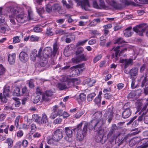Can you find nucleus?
<instances>
[{"mask_svg": "<svg viewBox=\"0 0 148 148\" xmlns=\"http://www.w3.org/2000/svg\"><path fill=\"white\" fill-rule=\"evenodd\" d=\"M113 49L114 50V53H113V55H112V57H114L115 56L116 59L117 58V57L119 56H120L121 53H123L125 51H126L127 50L126 48H124L121 51L120 53L119 54V52L120 51L119 46H117L116 48H114Z\"/></svg>", "mask_w": 148, "mask_h": 148, "instance_id": "nucleus-16", "label": "nucleus"}, {"mask_svg": "<svg viewBox=\"0 0 148 148\" xmlns=\"http://www.w3.org/2000/svg\"><path fill=\"white\" fill-rule=\"evenodd\" d=\"M5 143H8L9 148H11L12 147L13 142L12 139L11 138H8L5 140Z\"/></svg>", "mask_w": 148, "mask_h": 148, "instance_id": "nucleus-32", "label": "nucleus"}, {"mask_svg": "<svg viewBox=\"0 0 148 148\" xmlns=\"http://www.w3.org/2000/svg\"><path fill=\"white\" fill-rule=\"evenodd\" d=\"M13 39V43L14 44L18 43L20 41V40L19 38V37L18 36H16L14 37Z\"/></svg>", "mask_w": 148, "mask_h": 148, "instance_id": "nucleus-53", "label": "nucleus"}, {"mask_svg": "<svg viewBox=\"0 0 148 148\" xmlns=\"http://www.w3.org/2000/svg\"><path fill=\"white\" fill-rule=\"evenodd\" d=\"M100 4L99 5L97 2L96 0H92L93 5V7L97 9H101L104 8L106 9L110 8L111 6V0H106V2L108 3V5H105L103 0H99Z\"/></svg>", "mask_w": 148, "mask_h": 148, "instance_id": "nucleus-5", "label": "nucleus"}, {"mask_svg": "<svg viewBox=\"0 0 148 148\" xmlns=\"http://www.w3.org/2000/svg\"><path fill=\"white\" fill-rule=\"evenodd\" d=\"M124 36L127 37L131 36L133 34V32L132 31V27H129L126 28L123 31Z\"/></svg>", "mask_w": 148, "mask_h": 148, "instance_id": "nucleus-19", "label": "nucleus"}, {"mask_svg": "<svg viewBox=\"0 0 148 148\" xmlns=\"http://www.w3.org/2000/svg\"><path fill=\"white\" fill-rule=\"evenodd\" d=\"M84 114L82 110L78 111L77 113L73 115L74 118L76 119L79 118Z\"/></svg>", "mask_w": 148, "mask_h": 148, "instance_id": "nucleus-34", "label": "nucleus"}, {"mask_svg": "<svg viewBox=\"0 0 148 148\" xmlns=\"http://www.w3.org/2000/svg\"><path fill=\"white\" fill-rule=\"evenodd\" d=\"M147 77H144V79L143 80L141 86L142 87H143L145 86V88H148V80H147Z\"/></svg>", "mask_w": 148, "mask_h": 148, "instance_id": "nucleus-33", "label": "nucleus"}, {"mask_svg": "<svg viewBox=\"0 0 148 148\" xmlns=\"http://www.w3.org/2000/svg\"><path fill=\"white\" fill-rule=\"evenodd\" d=\"M77 2V4L81 5L82 8L85 10H89L90 5L88 0H74Z\"/></svg>", "mask_w": 148, "mask_h": 148, "instance_id": "nucleus-12", "label": "nucleus"}, {"mask_svg": "<svg viewBox=\"0 0 148 148\" xmlns=\"http://www.w3.org/2000/svg\"><path fill=\"white\" fill-rule=\"evenodd\" d=\"M59 49V46L57 42H55L53 45V51L51 52V53L53 56H55L56 54L58 53V49Z\"/></svg>", "mask_w": 148, "mask_h": 148, "instance_id": "nucleus-27", "label": "nucleus"}, {"mask_svg": "<svg viewBox=\"0 0 148 148\" xmlns=\"http://www.w3.org/2000/svg\"><path fill=\"white\" fill-rule=\"evenodd\" d=\"M37 51L35 49H34L30 53V59L33 61H34L36 60V57L40 58L38 56L37 54Z\"/></svg>", "mask_w": 148, "mask_h": 148, "instance_id": "nucleus-23", "label": "nucleus"}, {"mask_svg": "<svg viewBox=\"0 0 148 148\" xmlns=\"http://www.w3.org/2000/svg\"><path fill=\"white\" fill-rule=\"evenodd\" d=\"M125 42L123 40L122 38H119L114 41V44H118L124 43Z\"/></svg>", "mask_w": 148, "mask_h": 148, "instance_id": "nucleus-37", "label": "nucleus"}, {"mask_svg": "<svg viewBox=\"0 0 148 148\" xmlns=\"http://www.w3.org/2000/svg\"><path fill=\"white\" fill-rule=\"evenodd\" d=\"M54 93V92L51 90H47L46 92V95L48 97L51 96Z\"/></svg>", "mask_w": 148, "mask_h": 148, "instance_id": "nucleus-57", "label": "nucleus"}, {"mask_svg": "<svg viewBox=\"0 0 148 148\" xmlns=\"http://www.w3.org/2000/svg\"><path fill=\"white\" fill-rule=\"evenodd\" d=\"M24 6L27 9L28 17L24 13L18 14L16 16V20L19 24L24 23L28 21H29L33 19V13L31 8L28 6L24 5Z\"/></svg>", "mask_w": 148, "mask_h": 148, "instance_id": "nucleus-3", "label": "nucleus"}, {"mask_svg": "<svg viewBox=\"0 0 148 148\" xmlns=\"http://www.w3.org/2000/svg\"><path fill=\"white\" fill-rule=\"evenodd\" d=\"M88 40L86 39L83 41H79L77 43L76 46H83L86 43Z\"/></svg>", "mask_w": 148, "mask_h": 148, "instance_id": "nucleus-47", "label": "nucleus"}, {"mask_svg": "<svg viewBox=\"0 0 148 148\" xmlns=\"http://www.w3.org/2000/svg\"><path fill=\"white\" fill-rule=\"evenodd\" d=\"M10 92V86H5L3 93L0 94V99L3 103L7 102V98L9 97Z\"/></svg>", "mask_w": 148, "mask_h": 148, "instance_id": "nucleus-7", "label": "nucleus"}, {"mask_svg": "<svg viewBox=\"0 0 148 148\" xmlns=\"http://www.w3.org/2000/svg\"><path fill=\"white\" fill-rule=\"evenodd\" d=\"M63 111L62 110L58 109L56 112L57 116H62L63 115Z\"/></svg>", "mask_w": 148, "mask_h": 148, "instance_id": "nucleus-62", "label": "nucleus"}, {"mask_svg": "<svg viewBox=\"0 0 148 148\" xmlns=\"http://www.w3.org/2000/svg\"><path fill=\"white\" fill-rule=\"evenodd\" d=\"M40 100V96L38 95H37L34 98L33 101V102L34 103H36Z\"/></svg>", "mask_w": 148, "mask_h": 148, "instance_id": "nucleus-54", "label": "nucleus"}, {"mask_svg": "<svg viewBox=\"0 0 148 148\" xmlns=\"http://www.w3.org/2000/svg\"><path fill=\"white\" fill-rule=\"evenodd\" d=\"M20 119V117L19 116H17L16 117L15 122V126L16 127H18L19 126V124L18 122L19 121Z\"/></svg>", "mask_w": 148, "mask_h": 148, "instance_id": "nucleus-60", "label": "nucleus"}, {"mask_svg": "<svg viewBox=\"0 0 148 148\" xmlns=\"http://www.w3.org/2000/svg\"><path fill=\"white\" fill-rule=\"evenodd\" d=\"M42 47L40 48L38 53V56L39 57L40 59L44 58L45 59L49 57L51 52V49L50 47H46L42 52Z\"/></svg>", "mask_w": 148, "mask_h": 148, "instance_id": "nucleus-6", "label": "nucleus"}, {"mask_svg": "<svg viewBox=\"0 0 148 148\" xmlns=\"http://www.w3.org/2000/svg\"><path fill=\"white\" fill-rule=\"evenodd\" d=\"M76 58H73L72 61L73 63H77L82 61H85L86 60V56L83 54H79L77 55Z\"/></svg>", "mask_w": 148, "mask_h": 148, "instance_id": "nucleus-14", "label": "nucleus"}, {"mask_svg": "<svg viewBox=\"0 0 148 148\" xmlns=\"http://www.w3.org/2000/svg\"><path fill=\"white\" fill-rule=\"evenodd\" d=\"M37 11L39 15H41L44 12V8H42L38 9H37Z\"/></svg>", "mask_w": 148, "mask_h": 148, "instance_id": "nucleus-59", "label": "nucleus"}, {"mask_svg": "<svg viewBox=\"0 0 148 148\" xmlns=\"http://www.w3.org/2000/svg\"><path fill=\"white\" fill-rule=\"evenodd\" d=\"M55 142H57V141L55 140L53 138L52 136L51 138L48 139L47 140L48 144L50 145H53Z\"/></svg>", "mask_w": 148, "mask_h": 148, "instance_id": "nucleus-50", "label": "nucleus"}, {"mask_svg": "<svg viewBox=\"0 0 148 148\" xmlns=\"http://www.w3.org/2000/svg\"><path fill=\"white\" fill-rule=\"evenodd\" d=\"M33 30L36 32H39L41 31L40 28L38 27H35L33 29Z\"/></svg>", "mask_w": 148, "mask_h": 148, "instance_id": "nucleus-64", "label": "nucleus"}, {"mask_svg": "<svg viewBox=\"0 0 148 148\" xmlns=\"http://www.w3.org/2000/svg\"><path fill=\"white\" fill-rule=\"evenodd\" d=\"M140 137H136L132 139L129 142V144L131 145V144H133L132 146L140 142Z\"/></svg>", "mask_w": 148, "mask_h": 148, "instance_id": "nucleus-28", "label": "nucleus"}, {"mask_svg": "<svg viewBox=\"0 0 148 148\" xmlns=\"http://www.w3.org/2000/svg\"><path fill=\"white\" fill-rule=\"evenodd\" d=\"M32 118L33 120L38 123V121L39 120L40 117L37 114H33L32 116Z\"/></svg>", "mask_w": 148, "mask_h": 148, "instance_id": "nucleus-46", "label": "nucleus"}, {"mask_svg": "<svg viewBox=\"0 0 148 148\" xmlns=\"http://www.w3.org/2000/svg\"><path fill=\"white\" fill-rule=\"evenodd\" d=\"M135 80H133L132 82L131 87L132 89H134L137 87V85H135Z\"/></svg>", "mask_w": 148, "mask_h": 148, "instance_id": "nucleus-61", "label": "nucleus"}, {"mask_svg": "<svg viewBox=\"0 0 148 148\" xmlns=\"http://www.w3.org/2000/svg\"><path fill=\"white\" fill-rule=\"evenodd\" d=\"M84 121L82 122L77 125L76 128L72 129L71 127H66L65 128V131L66 135L69 137L71 138L73 136V131H76V138L79 141L82 140L86 136L87 131L88 123H85L83 128L82 127Z\"/></svg>", "mask_w": 148, "mask_h": 148, "instance_id": "nucleus-1", "label": "nucleus"}, {"mask_svg": "<svg viewBox=\"0 0 148 148\" xmlns=\"http://www.w3.org/2000/svg\"><path fill=\"white\" fill-rule=\"evenodd\" d=\"M96 95V94L94 92L90 93L88 95L87 97V100L88 101H91L93 99V97Z\"/></svg>", "mask_w": 148, "mask_h": 148, "instance_id": "nucleus-38", "label": "nucleus"}, {"mask_svg": "<svg viewBox=\"0 0 148 148\" xmlns=\"http://www.w3.org/2000/svg\"><path fill=\"white\" fill-rule=\"evenodd\" d=\"M138 69L137 68H133L130 71V74L131 78H133L134 76H136L138 73Z\"/></svg>", "mask_w": 148, "mask_h": 148, "instance_id": "nucleus-26", "label": "nucleus"}, {"mask_svg": "<svg viewBox=\"0 0 148 148\" xmlns=\"http://www.w3.org/2000/svg\"><path fill=\"white\" fill-rule=\"evenodd\" d=\"M84 51V49L82 47H79L78 48L76 52V55H77L83 53Z\"/></svg>", "mask_w": 148, "mask_h": 148, "instance_id": "nucleus-48", "label": "nucleus"}, {"mask_svg": "<svg viewBox=\"0 0 148 148\" xmlns=\"http://www.w3.org/2000/svg\"><path fill=\"white\" fill-rule=\"evenodd\" d=\"M2 7H0V24L3 23L5 21V15L2 12Z\"/></svg>", "mask_w": 148, "mask_h": 148, "instance_id": "nucleus-31", "label": "nucleus"}, {"mask_svg": "<svg viewBox=\"0 0 148 148\" xmlns=\"http://www.w3.org/2000/svg\"><path fill=\"white\" fill-rule=\"evenodd\" d=\"M90 34H91L94 35L95 36H99L100 35V34L97 30H94L90 31Z\"/></svg>", "mask_w": 148, "mask_h": 148, "instance_id": "nucleus-51", "label": "nucleus"}, {"mask_svg": "<svg viewBox=\"0 0 148 148\" xmlns=\"http://www.w3.org/2000/svg\"><path fill=\"white\" fill-rule=\"evenodd\" d=\"M78 65L73 66L70 68V70L73 72H75V75H78L80 73V71L77 68Z\"/></svg>", "mask_w": 148, "mask_h": 148, "instance_id": "nucleus-30", "label": "nucleus"}, {"mask_svg": "<svg viewBox=\"0 0 148 148\" xmlns=\"http://www.w3.org/2000/svg\"><path fill=\"white\" fill-rule=\"evenodd\" d=\"M86 95L84 93H81L79 96V99L82 101H84L86 99Z\"/></svg>", "mask_w": 148, "mask_h": 148, "instance_id": "nucleus-49", "label": "nucleus"}, {"mask_svg": "<svg viewBox=\"0 0 148 148\" xmlns=\"http://www.w3.org/2000/svg\"><path fill=\"white\" fill-rule=\"evenodd\" d=\"M101 117L102 114L101 112H97L94 113L92 116V119L89 123H87L89 129L92 130L95 128L97 130L102 127L105 123L106 120L103 119H100Z\"/></svg>", "mask_w": 148, "mask_h": 148, "instance_id": "nucleus-2", "label": "nucleus"}, {"mask_svg": "<svg viewBox=\"0 0 148 148\" xmlns=\"http://www.w3.org/2000/svg\"><path fill=\"white\" fill-rule=\"evenodd\" d=\"M145 25L141 24L139 25H138L133 28V31L139 35L142 36L143 32L145 29Z\"/></svg>", "mask_w": 148, "mask_h": 148, "instance_id": "nucleus-13", "label": "nucleus"}, {"mask_svg": "<svg viewBox=\"0 0 148 148\" xmlns=\"http://www.w3.org/2000/svg\"><path fill=\"white\" fill-rule=\"evenodd\" d=\"M101 58V56L100 55H99L94 58L93 60V62L95 63L99 60Z\"/></svg>", "mask_w": 148, "mask_h": 148, "instance_id": "nucleus-52", "label": "nucleus"}, {"mask_svg": "<svg viewBox=\"0 0 148 148\" xmlns=\"http://www.w3.org/2000/svg\"><path fill=\"white\" fill-rule=\"evenodd\" d=\"M62 2L63 5H65L67 9L72 8H73V4L71 0L69 1V4L67 3L66 1L64 0H62Z\"/></svg>", "mask_w": 148, "mask_h": 148, "instance_id": "nucleus-25", "label": "nucleus"}, {"mask_svg": "<svg viewBox=\"0 0 148 148\" xmlns=\"http://www.w3.org/2000/svg\"><path fill=\"white\" fill-rule=\"evenodd\" d=\"M53 138L56 141H60L63 137L62 130L58 129L54 131L52 135Z\"/></svg>", "mask_w": 148, "mask_h": 148, "instance_id": "nucleus-11", "label": "nucleus"}, {"mask_svg": "<svg viewBox=\"0 0 148 148\" xmlns=\"http://www.w3.org/2000/svg\"><path fill=\"white\" fill-rule=\"evenodd\" d=\"M19 59L21 62L25 63L28 61L29 56L27 53L24 51H22L19 55Z\"/></svg>", "mask_w": 148, "mask_h": 148, "instance_id": "nucleus-15", "label": "nucleus"}, {"mask_svg": "<svg viewBox=\"0 0 148 148\" xmlns=\"http://www.w3.org/2000/svg\"><path fill=\"white\" fill-rule=\"evenodd\" d=\"M143 114L144 113H143L142 114H141V115L138 117V119L133 122L132 125L133 127H136L138 125L139 122L143 121Z\"/></svg>", "mask_w": 148, "mask_h": 148, "instance_id": "nucleus-24", "label": "nucleus"}, {"mask_svg": "<svg viewBox=\"0 0 148 148\" xmlns=\"http://www.w3.org/2000/svg\"><path fill=\"white\" fill-rule=\"evenodd\" d=\"M112 139V142L113 140H115V142L119 143V145L122 143L125 140H126L128 137L125 136L124 135L121 133H117L113 135Z\"/></svg>", "mask_w": 148, "mask_h": 148, "instance_id": "nucleus-9", "label": "nucleus"}, {"mask_svg": "<svg viewBox=\"0 0 148 148\" xmlns=\"http://www.w3.org/2000/svg\"><path fill=\"white\" fill-rule=\"evenodd\" d=\"M86 80V82H87L90 86H92L93 84L95 82V81L94 80H91L90 78H88Z\"/></svg>", "mask_w": 148, "mask_h": 148, "instance_id": "nucleus-44", "label": "nucleus"}, {"mask_svg": "<svg viewBox=\"0 0 148 148\" xmlns=\"http://www.w3.org/2000/svg\"><path fill=\"white\" fill-rule=\"evenodd\" d=\"M16 54L12 53L9 54L8 56V60L10 64L12 65L14 64L15 62Z\"/></svg>", "mask_w": 148, "mask_h": 148, "instance_id": "nucleus-18", "label": "nucleus"}, {"mask_svg": "<svg viewBox=\"0 0 148 148\" xmlns=\"http://www.w3.org/2000/svg\"><path fill=\"white\" fill-rule=\"evenodd\" d=\"M58 116L56 112L53 111L51 114L50 118L51 119H54Z\"/></svg>", "mask_w": 148, "mask_h": 148, "instance_id": "nucleus-55", "label": "nucleus"}, {"mask_svg": "<svg viewBox=\"0 0 148 148\" xmlns=\"http://www.w3.org/2000/svg\"><path fill=\"white\" fill-rule=\"evenodd\" d=\"M18 14V12L13 8H11L10 11L9 12L8 15L10 22V24L11 27L14 29L18 28L21 25L18 23H16V16Z\"/></svg>", "mask_w": 148, "mask_h": 148, "instance_id": "nucleus-4", "label": "nucleus"}, {"mask_svg": "<svg viewBox=\"0 0 148 148\" xmlns=\"http://www.w3.org/2000/svg\"><path fill=\"white\" fill-rule=\"evenodd\" d=\"M120 62L121 63H123L124 64V68H126L128 67L130 65H131L133 64V60L132 58H129V59H121Z\"/></svg>", "mask_w": 148, "mask_h": 148, "instance_id": "nucleus-17", "label": "nucleus"}, {"mask_svg": "<svg viewBox=\"0 0 148 148\" xmlns=\"http://www.w3.org/2000/svg\"><path fill=\"white\" fill-rule=\"evenodd\" d=\"M61 9V7L58 4H53L52 9L53 10H59Z\"/></svg>", "mask_w": 148, "mask_h": 148, "instance_id": "nucleus-42", "label": "nucleus"}, {"mask_svg": "<svg viewBox=\"0 0 148 148\" xmlns=\"http://www.w3.org/2000/svg\"><path fill=\"white\" fill-rule=\"evenodd\" d=\"M118 127L115 124H113L112 127V134L114 131L115 130H117Z\"/></svg>", "mask_w": 148, "mask_h": 148, "instance_id": "nucleus-63", "label": "nucleus"}, {"mask_svg": "<svg viewBox=\"0 0 148 148\" xmlns=\"http://www.w3.org/2000/svg\"><path fill=\"white\" fill-rule=\"evenodd\" d=\"M13 95L14 96H20L21 95L20 89L19 87H16L14 90L13 93Z\"/></svg>", "mask_w": 148, "mask_h": 148, "instance_id": "nucleus-35", "label": "nucleus"}, {"mask_svg": "<svg viewBox=\"0 0 148 148\" xmlns=\"http://www.w3.org/2000/svg\"><path fill=\"white\" fill-rule=\"evenodd\" d=\"M56 86L60 90L66 89L70 87L68 84L67 85H66L65 83L63 82H60L57 84L56 85Z\"/></svg>", "mask_w": 148, "mask_h": 148, "instance_id": "nucleus-22", "label": "nucleus"}, {"mask_svg": "<svg viewBox=\"0 0 148 148\" xmlns=\"http://www.w3.org/2000/svg\"><path fill=\"white\" fill-rule=\"evenodd\" d=\"M62 119L61 118H58L54 120L53 123L55 125L60 124L62 122Z\"/></svg>", "mask_w": 148, "mask_h": 148, "instance_id": "nucleus-45", "label": "nucleus"}, {"mask_svg": "<svg viewBox=\"0 0 148 148\" xmlns=\"http://www.w3.org/2000/svg\"><path fill=\"white\" fill-rule=\"evenodd\" d=\"M5 68L2 64H0V76L3 75L5 72Z\"/></svg>", "mask_w": 148, "mask_h": 148, "instance_id": "nucleus-40", "label": "nucleus"}, {"mask_svg": "<svg viewBox=\"0 0 148 148\" xmlns=\"http://www.w3.org/2000/svg\"><path fill=\"white\" fill-rule=\"evenodd\" d=\"M94 130L95 131H98L97 135L95 138L96 141L97 142H101L103 143L105 141L103 140L104 133V130L102 129V127H100L98 130H96L95 128Z\"/></svg>", "mask_w": 148, "mask_h": 148, "instance_id": "nucleus-10", "label": "nucleus"}, {"mask_svg": "<svg viewBox=\"0 0 148 148\" xmlns=\"http://www.w3.org/2000/svg\"><path fill=\"white\" fill-rule=\"evenodd\" d=\"M23 134V132L22 130H19L16 133V136L18 137H21Z\"/></svg>", "mask_w": 148, "mask_h": 148, "instance_id": "nucleus-56", "label": "nucleus"}, {"mask_svg": "<svg viewBox=\"0 0 148 148\" xmlns=\"http://www.w3.org/2000/svg\"><path fill=\"white\" fill-rule=\"evenodd\" d=\"M39 38L35 35H32L29 37V40L31 41H37L39 40Z\"/></svg>", "mask_w": 148, "mask_h": 148, "instance_id": "nucleus-39", "label": "nucleus"}, {"mask_svg": "<svg viewBox=\"0 0 148 148\" xmlns=\"http://www.w3.org/2000/svg\"><path fill=\"white\" fill-rule=\"evenodd\" d=\"M62 80L63 82H67L70 87L73 86H74L76 84H78L79 83V81L76 78H71L69 77L65 76L62 77Z\"/></svg>", "mask_w": 148, "mask_h": 148, "instance_id": "nucleus-8", "label": "nucleus"}, {"mask_svg": "<svg viewBox=\"0 0 148 148\" xmlns=\"http://www.w3.org/2000/svg\"><path fill=\"white\" fill-rule=\"evenodd\" d=\"M53 3L50 2L46 5L45 9L46 11L48 12H50L52 11V9Z\"/></svg>", "mask_w": 148, "mask_h": 148, "instance_id": "nucleus-29", "label": "nucleus"}, {"mask_svg": "<svg viewBox=\"0 0 148 148\" xmlns=\"http://www.w3.org/2000/svg\"><path fill=\"white\" fill-rule=\"evenodd\" d=\"M47 121V117L46 114L44 113L42 115V117H40L38 121V124L41 125L46 123Z\"/></svg>", "mask_w": 148, "mask_h": 148, "instance_id": "nucleus-21", "label": "nucleus"}, {"mask_svg": "<svg viewBox=\"0 0 148 148\" xmlns=\"http://www.w3.org/2000/svg\"><path fill=\"white\" fill-rule=\"evenodd\" d=\"M112 6H113L114 8L116 9H119L121 8V5L120 4H118L114 1L112 0Z\"/></svg>", "mask_w": 148, "mask_h": 148, "instance_id": "nucleus-36", "label": "nucleus"}, {"mask_svg": "<svg viewBox=\"0 0 148 148\" xmlns=\"http://www.w3.org/2000/svg\"><path fill=\"white\" fill-rule=\"evenodd\" d=\"M131 114V111L130 108H126L122 113V116L123 118L126 119L128 118Z\"/></svg>", "mask_w": 148, "mask_h": 148, "instance_id": "nucleus-20", "label": "nucleus"}, {"mask_svg": "<svg viewBox=\"0 0 148 148\" xmlns=\"http://www.w3.org/2000/svg\"><path fill=\"white\" fill-rule=\"evenodd\" d=\"M143 113H144L143 115V119L144 123L146 124H148V114L145 115L146 114L145 112H143L142 113H141V114Z\"/></svg>", "mask_w": 148, "mask_h": 148, "instance_id": "nucleus-41", "label": "nucleus"}, {"mask_svg": "<svg viewBox=\"0 0 148 148\" xmlns=\"http://www.w3.org/2000/svg\"><path fill=\"white\" fill-rule=\"evenodd\" d=\"M101 98L98 97H96L94 100L95 103L97 104L100 103L101 102Z\"/></svg>", "mask_w": 148, "mask_h": 148, "instance_id": "nucleus-58", "label": "nucleus"}, {"mask_svg": "<svg viewBox=\"0 0 148 148\" xmlns=\"http://www.w3.org/2000/svg\"><path fill=\"white\" fill-rule=\"evenodd\" d=\"M55 33L56 34L59 35H62L65 34V32L62 29H57L56 30Z\"/></svg>", "mask_w": 148, "mask_h": 148, "instance_id": "nucleus-43", "label": "nucleus"}]
</instances>
